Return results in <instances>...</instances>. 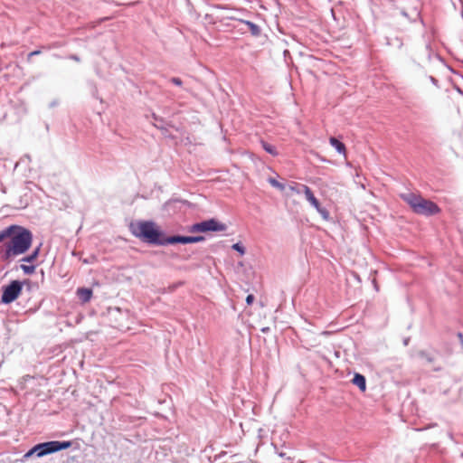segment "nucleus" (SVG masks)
Instances as JSON below:
<instances>
[{
	"label": "nucleus",
	"instance_id": "obj_1",
	"mask_svg": "<svg viewBox=\"0 0 463 463\" xmlns=\"http://www.w3.org/2000/svg\"><path fill=\"white\" fill-rule=\"evenodd\" d=\"M5 239L9 241L4 244L3 259L8 260L26 252L31 247L33 236L27 229L12 225L0 232V242Z\"/></svg>",
	"mask_w": 463,
	"mask_h": 463
},
{
	"label": "nucleus",
	"instance_id": "obj_2",
	"mask_svg": "<svg viewBox=\"0 0 463 463\" xmlns=\"http://www.w3.org/2000/svg\"><path fill=\"white\" fill-rule=\"evenodd\" d=\"M131 233L142 241L150 244H163L161 232L155 222L150 221H137L129 224Z\"/></svg>",
	"mask_w": 463,
	"mask_h": 463
},
{
	"label": "nucleus",
	"instance_id": "obj_3",
	"mask_svg": "<svg viewBox=\"0 0 463 463\" xmlns=\"http://www.w3.org/2000/svg\"><path fill=\"white\" fill-rule=\"evenodd\" d=\"M401 198L407 203L411 210L420 215H435L440 213V208L434 202L423 198L421 195L407 193L401 194Z\"/></svg>",
	"mask_w": 463,
	"mask_h": 463
},
{
	"label": "nucleus",
	"instance_id": "obj_4",
	"mask_svg": "<svg viewBox=\"0 0 463 463\" xmlns=\"http://www.w3.org/2000/svg\"><path fill=\"white\" fill-rule=\"evenodd\" d=\"M71 446V441H47L43 443H39L33 446L31 449H29L24 455V458L27 459L31 458L33 455H36L38 458L69 449Z\"/></svg>",
	"mask_w": 463,
	"mask_h": 463
},
{
	"label": "nucleus",
	"instance_id": "obj_5",
	"mask_svg": "<svg viewBox=\"0 0 463 463\" xmlns=\"http://www.w3.org/2000/svg\"><path fill=\"white\" fill-rule=\"evenodd\" d=\"M226 226L214 219L203 221L202 222L192 225L190 231L192 232H223Z\"/></svg>",
	"mask_w": 463,
	"mask_h": 463
},
{
	"label": "nucleus",
	"instance_id": "obj_6",
	"mask_svg": "<svg viewBox=\"0 0 463 463\" xmlns=\"http://www.w3.org/2000/svg\"><path fill=\"white\" fill-rule=\"evenodd\" d=\"M22 283L18 280H13L8 286L3 288L1 301L9 304L14 301L22 292Z\"/></svg>",
	"mask_w": 463,
	"mask_h": 463
},
{
	"label": "nucleus",
	"instance_id": "obj_7",
	"mask_svg": "<svg viewBox=\"0 0 463 463\" xmlns=\"http://www.w3.org/2000/svg\"><path fill=\"white\" fill-rule=\"evenodd\" d=\"M301 188H302V191L304 192L305 194V196L307 198V200L311 203V205L321 214L323 215L324 217H326V215L328 214L327 211L324 208L321 207V204L320 203L318 202V200L316 198V196L314 195L313 192L311 191V189L307 186V185H305V184H301L300 185Z\"/></svg>",
	"mask_w": 463,
	"mask_h": 463
},
{
	"label": "nucleus",
	"instance_id": "obj_8",
	"mask_svg": "<svg viewBox=\"0 0 463 463\" xmlns=\"http://www.w3.org/2000/svg\"><path fill=\"white\" fill-rule=\"evenodd\" d=\"M204 238L203 236H172L165 240L166 243L175 244V243H194L203 241Z\"/></svg>",
	"mask_w": 463,
	"mask_h": 463
},
{
	"label": "nucleus",
	"instance_id": "obj_9",
	"mask_svg": "<svg viewBox=\"0 0 463 463\" xmlns=\"http://www.w3.org/2000/svg\"><path fill=\"white\" fill-rule=\"evenodd\" d=\"M77 296L83 303H87L92 297V290L87 288H80L77 289Z\"/></svg>",
	"mask_w": 463,
	"mask_h": 463
},
{
	"label": "nucleus",
	"instance_id": "obj_10",
	"mask_svg": "<svg viewBox=\"0 0 463 463\" xmlns=\"http://www.w3.org/2000/svg\"><path fill=\"white\" fill-rule=\"evenodd\" d=\"M329 143L332 146H334L337 152L341 155H346V147L344 143L336 139L335 137H330Z\"/></svg>",
	"mask_w": 463,
	"mask_h": 463
},
{
	"label": "nucleus",
	"instance_id": "obj_11",
	"mask_svg": "<svg viewBox=\"0 0 463 463\" xmlns=\"http://www.w3.org/2000/svg\"><path fill=\"white\" fill-rule=\"evenodd\" d=\"M352 382L354 385L358 386L362 392L366 390V381L364 375L355 373Z\"/></svg>",
	"mask_w": 463,
	"mask_h": 463
},
{
	"label": "nucleus",
	"instance_id": "obj_12",
	"mask_svg": "<svg viewBox=\"0 0 463 463\" xmlns=\"http://www.w3.org/2000/svg\"><path fill=\"white\" fill-rule=\"evenodd\" d=\"M241 22L249 27V30L253 36H259L260 34V28L257 24L250 21L241 20Z\"/></svg>",
	"mask_w": 463,
	"mask_h": 463
},
{
	"label": "nucleus",
	"instance_id": "obj_13",
	"mask_svg": "<svg viewBox=\"0 0 463 463\" xmlns=\"http://www.w3.org/2000/svg\"><path fill=\"white\" fill-rule=\"evenodd\" d=\"M261 145H262L263 149L267 153H269V154H270L272 156H277L278 155V152H277L276 148L273 146H271L270 144H269V143H267L265 141H262Z\"/></svg>",
	"mask_w": 463,
	"mask_h": 463
},
{
	"label": "nucleus",
	"instance_id": "obj_14",
	"mask_svg": "<svg viewBox=\"0 0 463 463\" xmlns=\"http://www.w3.org/2000/svg\"><path fill=\"white\" fill-rule=\"evenodd\" d=\"M39 251H40V247L36 248L32 254L24 258L22 260L25 261V262H30V263L33 262L37 259V257L39 255Z\"/></svg>",
	"mask_w": 463,
	"mask_h": 463
},
{
	"label": "nucleus",
	"instance_id": "obj_15",
	"mask_svg": "<svg viewBox=\"0 0 463 463\" xmlns=\"http://www.w3.org/2000/svg\"><path fill=\"white\" fill-rule=\"evenodd\" d=\"M269 183L270 184L271 186L280 190V191H284L285 190V185L279 182L278 180H276L275 178L273 177H269L268 179Z\"/></svg>",
	"mask_w": 463,
	"mask_h": 463
},
{
	"label": "nucleus",
	"instance_id": "obj_16",
	"mask_svg": "<svg viewBox=\"0 0 463 463\" xmlns=\"http://www.w3.org/2000/svg\"><path fill=\"white\" fill-rule=\"evenodd\" d=\"M21 269L24 270L25 274H32L35 270V267L33 265L22 264Z\"/></svg>",
	"mask_w": 463,
	"mask_h": 463
},
{
	"label": "nucleus",
	"instance_id": "obj_17",
	"mask_svg": "<svg viewBox=\"0 0 463 463\" xmlns=\"http://www.w3.org/2000/svg\"><path fill=\"white\" fill-rule=\"evenodd\" d=\"M420 355L422 358H424L428 363H433L434 362V358L430 354H427L426 352H420Z\"/></svg>",
	"mask_w": 463,
	"mask_h": 463
},
{
	"label": "nucleus",
	"instance_id": "obj_18",
	"mask_svg": "<svg viewBox=\"0 0 463 463\" xmlns=\"http://www.w3.org/2000/svg\"><path fill=\"white\" fill-rule=\"evenodd\" d=\"M232 247H233V249H234V250H238V251H239V252H241V254H243V253H244V249H243V247H242V246H241L240 244L236 243V244H234Z\"/></svg>",
	"mask_w": 463,
	"mask_h": 463
},
{
	"label": "nucleus",
	"instance_id": "obj_19",
	"mask_svg": "<svg viewBox=\"0 0 463 463\" xmlns=\"http://www.w3.org/2000/svg\"><path fill=\"white\" fill-rule=\"evenodd\" d=\"M40 53H41V51H39V50L31 52L28 54L27 60L30 61L33 56L39 55Z\"/></svg>",
	"mask_w": 463,
	"mask_h": 463
},
{
	"label": "nucleus",
	"instance_id": "obj_20",
	"mask_svg": "<svg viewBox=\"0 0 463 463\" xmlns=\"http://www.w3.org/2000/svg\"><path fill=\"white\" fill-rule=\"evenodd\" d=\"M171 81H172L175 85H177V86H181V85H182V80H181V79H179V78H172V79H171Z\"/></svg>",
	"mask_w": 463,
	"mask_h": 463
},
{
	"label": "nucleus",
	"instance_id": "obj_21",
	"mask_svg": "<svg viewBox=\"0 0 463 463\" xmlns=\"http://www.w3.org/2000/svg\"><path fill=\"white\" fill-rule=\"evenodd\" d=\"M253 301H254V296L251 294L248 295L246 298L247 304L250 305V304H252Z\"/></svg>",
	"mask_w": 463,
	"mask_h": 463
},
{
	"label": "nucleus",
	"instance_id": "obj_22",
	"mask_svg": "<svg viewBox=\"0 0 463 463\" xmlns=\"http://www.w3.org/2000/svg\"><path fill=\"white\" fill-rule=\"evenodd\" d=\"M289 190L293 193L299 194L300 190L298 189L296 186H289Z\"/></svg>",
	"mask_w": 463,
	"mask_h": 463
},
{
	"label": "nucleus",
	"instance_id": "obj_23",
	"mask_svg": "<svg viewBox=\"0 0 463 463\" xmlns=\"http://www.w3.org/2000/svg\"><path fill=\"white\" fill-rule=\"evenodd\" d=\"M137 1H134V0H127L126 3H122L123 5H135Z\"/></svg>",
	"mask_w": 463,
	"mask_h": 463
},
{
	"label": "nucleus",
	"instance_id": "obj_24",
	"mask_svg": "<svg viewBox=\"0 0 463 463\" xmlns=\"http://www.w3.org/2000/svg\"><path fill=\"white\" fill-rule=\"evenodd\" d=\"M458 337L463 343V334L462 333H458Z\"/></svg>",
	"mask_w": 463,
	"mask_h": 463
},
{
	"label": "nucleus",
	"instance_id": "obj_25",
	"mask_svg": "<svg viewBox=\"0 0 463 463\" xmlns=\"http://www.w3.org/2000/svg\"><path fill=\"white\" fill-rule=\"evenodd\" d=\"M72 59L75 60V61H79V59L77 57H75V56H73Z\"/></svg>",
	"mask_w": 463,
	"mask_h": 463
}]
</instances>
